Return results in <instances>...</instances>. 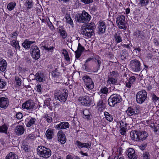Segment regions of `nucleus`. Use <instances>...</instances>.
<instances>
[{
  "mask_svg": "<svg viewBox=\"0 0 159 159\" xmlns=\"http://www.w3.org/2000/svg\"><path fill=\"white\" fill-rule=\"evenodd\" d=\"M95 28V24L93 22H91L85 26L81 27V33L85 38H89L93 35V30Z\"/></svg>",
  "mask_w": 159,
  "mask_h": 159,
  "instance_id": "obj_1",
  "label": "nucleus"
},
{
  "mask_svg": "<svg viewBox=\"0 0 159 159\" xmlns=\"http://www.w3.org/2000/svg\"><path fill=\"white\" fill-rule=\"evenodd\" d=\"M91 18L90 15L85 11H83L82 13L76 14L75 19L77 22L84 23L89 21L91 20Z\"/></svg>",
  "mask_w": 159,
  "mask_h": 159,
  "instance_id": "obj_2",
  "label": "nucleus"
},
{
  "mask_svg": "<svg viewBox=\"0 0 159 159\" xmlns=\"http://www.w3.org/2000/svg\"><path fill=\"white\" fill-rule=\"evenodd\" d=\"M37 153L40 157L47 158L51 155L50 149L43 146H39L37 149Z\"/></svg>",
  "mask_w": 159,
  "mask_h": 159,
  "instance_id": "obj_3",
  "label": "nucleus"
},
{
  "mask_svg": "<svg viewBox=\"0 0 159 159\" xmlns=\"http://www.w3.org/2000/svg\"><path fill=\"white\" fill-rule=\"evenodd\" d=\"M63 92H61L59 90L55 91L54 96L56 98L61 102H64L68 96V91L66 89H64Z\"/></svg>",
  "mask_w": 159,
  "mask_h": 159,
  "instance_id": "obj_4",
  "label": "nucleus"
},
{
  "mask_svg": "<svg viewBox=\"0 0 159 159\" xmlns=\"http://www.w3.org/2000/svg\"><path fill=\"white\" fill-rule=\"evenodd\" d=\"M129 67L130 70L133 72H139L142 69L140 61L136 59H133L130 61Z\"/></svg>",
  "mask_w": 159,
  "mask_h": 159,
  "instance_id": "obj_5",
  "label": "nucleus"
},
{
  "mask_svg": "<svg viewBox=\"0 0 159 159\" xmlns=\"http://www.w3.org/2000/svg\"><path fill=\"white\" fill-rule=\"evenodd\" d=\"M119 76V73L117 71H114L109 73L108 76V80L107 81V84L114 85L117 84V78Z\"/></svg>",
  "mask_w": 159,
  "mask_h": 159,
  "instance_id": "obj_6",
  "label": "nucleus"
},
{
  "mask_svg": "<svg viewBox=\"0 0 159 159\" xmlns=\"http://www.w3.org/2000/svg\"><path fill=\"white\" fill-rule=\"evenodd\" d=\"M147 93L145 90H141L136 94V102L139 104H143L146 100Z\"/></svg>",
  "mask_w": 159,
  "mask_h": 159,
  "instance_id": "obj_7",
  "label": "nucleus"
},
{
  "mask_svg": "<svg viewBox=\"0 0 159 159\" xmlns=\"http://www.w3.org/2000/svg\"><path fill=\"white\" fill-rule=\"evenodd\" d=\"M121 98L120 96L118 94H113L109 98L108 102L111 107H114L116 104L121 102Z\"/></svg>",
  "mask_w": 159,
  "mask_h": 159,
  "instance_id": "obj_8",
  "label": "nucleus"
},
{
  "mask_svg": "<svg viewBox=\"0 0 159 159\" xmlns=\"http://www.w3.org/2000/svg\"><path fill=\"white\" fill-rule=\"evenodd\" d=\"M30 51L31 56L34 59L37 60L39 58L40 56V51L36 45L32 46Z\"/></svg>",
  "mask_w": 159,
  "mask_h": 159,
  "instance_id": "obj_9",
  "label": "nucleus"
},
{
  "mask_svg": "<svg viewBox=\"0 0 159 159\" xmlns=\"http://www.w3.org/2000/svg\"><path fill=\"white\" fill-rule=\"evenodd\" d=\"M116 23L120 29L125 30L126 29L125 26V17L124 16L122 15H119L116 18Z\"/></svg>",
  "mask_w": 159,
  "mask_h": 159,
  "instance_id": "obj_10",
  "label": "nucleus"
},
{
  "mask_svg": "<svg viewBox=\"0 0 159 159\" xmlns=\"http://www.w3.org/2000/svg\"><path fill=\"white\" fill-rule=\"evenodd\" d=\"M82 79L85 83L86 87L89 89H93L94 87V83L92 79L87 75L84 76Z\"/></svg>",
  "mask_w": 159,
  "mask_h": 159,
  "instance_id": "obj_11",
  "label": "nucleus"
},
{
  "mask_svg": "<svg viewBox=\"0 0 159 159\" xmlns=\"http://www.w3.org/2000/svg\"><path fill=\"white\" fill-rule=\"evenodd\" d=\"M78 100L81 102L82 105L89 106L90 105L91 100L88 96L80 97L79 98Z\"/></svg>",
  "mask_w": 159,
  "mask_h": 159,
  "instance_id": "obj_12",
  "label": "nucleus"
},
{
  "mask_svg": "<svg viewBox=\"0 0 159 159\" xmlns=\"http://www.w3.org/2000/svg\"><path fill=\"white\" fill-rule=\"evenodd\" d=\"M134 36L138 40H143L145 37V34L144 30H136L134 32Z\"/></svg>",
  "mask_w": 159,
  "mask_h": 159,
  "instance_id": "obj_13",
  "label": "nucleus"
},
{
  "mask_svg": "<svg viewBox=\"0 0 159 159\" xmlns=\"http://www.w3.org/2000/svg\"><path fill=\"white\" fill-rule=\"evenodd\" d=\"M34 107V103L31 101H27L23 103L22 105L23 109L27 110H30L33 109Z\"/></svg>",
  "mask_w": 159,
  "mask_h": 159,
  "instance_id": "obj_14",
  "label": "nucleus"
},
{
  "mask_svg": "<svg viewBox=\"0 0 159 159\" xmlns=\"http://www.w3.org/2000/svg\"><path fill=\"white\" fill-rule=\"evenodd\" d=\"M69 124L67 122H62L55 126V128L57 130L66 129L68 128Z\"/></svg>",
  "mask_w": 159,
  "mask_h": 159,
  "instance_id": "obj_15",
  "label": "nucleus"
},
{
  "mask_svg": "<svg viewBox=\"0 0 159 159\" xmlns=\"http://www.w3.org/2000/svg\"><path fill=\"white\" fill-rule=\"evenodd\" d=\"M98 33L99 34L104 33L106 30L105 22L103 21H100L98 22Z\"/></svg>",
  "mask_w": 159,
  "mask_h": 159,
  "instance_id": "obj_16",
  "label": "nucleus"
},
{
  "mask_svg": "<svg viewBox=\"0 0 159 159\" xmlns=\"http://www.w3.org/2000/svg\"><path fill=\"white\" fill-rule=\"evenodd\" d=\"M128 157L130 159H137V156L135 154L134 150L132 148H129L127 150Z\"/></svg>",
  "mask_w": 159,
  "mask_h": 159,
  "instance_id": "obj_17",
  "label": "nucleus"
},
{
  "mask_svg": "<svg viewBox=\"0 0 159 159\" xmlns=\"http://www.w3.org/2000/svg\"><path fill=\"white\" fill-rule=\"evenodd\" d=\"M58 140L62 144L65 143L66 142V139L65 136L63 133L62 130L59 131L57 133Z\"/></svg>",
  "mask_w": 159,
  "mask_h": 159,
  "instance_id": "obj_18",
  "label": "nucleus"
},
{
  "mask_svg": "<svg viewBox=\"0 0 159 159\" xmlns=\"http://www.w3.org/2000/svg\"><path fill=\"white\" fill-rule=\"evenodd\" d=\"M9 101L7 98L4 97H0V107L5 108L8 106Z\"/></svg>",
  "mask_w": 159,
  "mask_h": 159,
  "instance_id": "obj_19",
  "label": "nucleus"
},
{
  "mask_svg": "<svg viewBox=\"0 0 159 159\" xmlns=\"http://www.w3.org/2000/svg\"><path fill=\"white\" fill-rule=\"evenodd\" d=\"M84 50V47H83L80 43H79L77 49L75 52V57L77 59H78L80 57L82 52Z\"/></svg>",
  "mask_w": 159,
  "mask_h": 159,
  "instance_id": "obj_20",
  "label": "nucleus"
},
{
  "mask_svg": "<svg viewBox=\"0 0 159 159\" xmlns=\"http://www.w3.org/2000/svg\"><path fill=\"white\" fill-rule=\"evenodd\" d=\"M130 137L133 140L139 141L138 131L136 130L131 131L130 133Z\"/></svg>",
  "mask_w": 159,
  "mask_h": 159,
  "instance_id": "obj_21",
  "label": "nucleus"
},
{
  "mask_svg": "<svg viewBox=\"0 0 159 159\" xmlns=\"http://www.w3.org/2000/svg\"><path fill=\"white\" fill-rule=\"evenodd\" d=\"M25 129L22 125H18L15 129V132L17 135H20L23 134Z\"/></svg>",
  "mask_w": 159,
  "mask_h": 159,
  "instance_id": "obj_22",
  "label": "nucleus"
},
{
  "mask_svg": "<svg viewBox=\"0 0 159 159\" xmlns=\"http://www.w3.org/2000/svg\"><path fill=\"white\" fill-rule=\"evenodd\" d=\"M45 135L48 139H52L54 135V129H48L46 132Z\"/></svg>",
  "mask_w": 159,
  "mask_h": 159,
  "instance_id": "obj_23",
  "label": "nucleus"
},
{
  "mask_svg": "<svg viewBox=\"0 0 159 159\" xmlns=\"http://www.w3.org/2000/svg\"><path fill=\"white\" fill-rule=\"evenodd\" d=\"M139 141L145 139L148 136V133L145 131H138Z\"/></svg>",
  "mask_w": 159,
  "mask_h": 159,
  "instance_id": "obj_24",
  "label": "nucleus"
},
{
  "mask_svg": "<svg viewBox=\"0 0 159 159\" xmlns=\"http://www.w3.org/2000/svg\"><path fill=\"white\" fill-rule=\"evenodd\" d=\"M126 113L128 115L131 116L137 114L138 112L135 109L129 107L126 111Z\"/></svg>",
  "mask_w": 159,
  "mask_h": 159,
  "instance_id": "obj_25",
  "label": "nucleus"
},
{
  "mask_svg": "<svg viewBox=\"0 0 159 159\" xmlns=\"http://www.w3.org/2000/svg\"><path fill=\"white\" fill-rule=\"evenodd\" d=\"M7 66V63L4 59H2L0 61V70L4 71L6 69Z\"/></svg>",
  "mask_w": 159,
  "mask_h": 159,
  "instance_id": "obj_26",
  "label": "nucleus"
},
{
  "mask_svg": "<svg viewBox=\"0 0 159 159\" xmlns=\"http://www.w3.org/2000/svg\"><path fill=\"white\" fill-rule=\"evenodd\" d=\"M84 116L83 118L88 120L91 119V115L89 111L87 109H85L82 111Z\"/></svg>",
  "mask_w": 159,
  "mask_h": 159,
  "instance_id": "obj_27",
  "label": "nucleus"
},
{
  "mask_svg": "<svg viewBox=\"0 0 159 159\" xmlns=\"http://www.w3.org/2000/svg\"><path fill=\"white\" fill-rule=\"evenodd\" d=\"M44 75L43 73H37L35 75V78L37 81L39 82H43V80Z\"/></svg>",
  "mask_w": 159,
  "mask_h": 159,
  "instance_id": "obj_28",
  "label": "nucleus"
},
{
  "mask_svg": "<svg viewBox=\"0 0 159 159\" xmlns=\"http://www.w3.org/2000/svg\"><path fill=\"white\" fill-rule=\"evenodd\" d=\"M115 41L116 43H120L122 42V39L121 34L118 33H116L114 35Z\"/></svg>",
  "mask_w": 159,
  "mask_h": 159,
  "instance_id": "obj_29",
  "label": "nucleus"
},
{
  "mask_svg": "<svg viewBox=\"0 0 159 159\" xmlns=\"http://www.w3.org/2000/svg\"><path fill=\"white\" fill-rule=\"evenodd\" d=\"M36 121V119L35 118L31 117L26 123V126L28 127H30L35 124Z\"/></svg>",
  "mask_w": 159,
  "mask_h": 159,
  "instance_id": "obj_30",
  "label": "nucleus"
},
{
  "mask_svg": "<svg viewBox=\"0 0 159 159\" xmlns=\"http://www.w3.org/2000/svg\"><path fill=\"white\" fill-rule=\"evenodd\" d=\"M34 42L29 41L27 40H25L24 42L22 43L23 46L26 49L29 48L30 45Z\"/></svg>",
  "mask_w": 159,
  "mask_h": 159,
  "instance_id": "obj_31",
  "label": "nucleus"
},
{
  "mask_svg": "<svg viewBox=\"0 0 159 159\" xmlns=\"http://www.w3.org/2000/svg\"><path fill=\"white\" fill-rule=\"evenodd\" d=\"M17 156L14 153L10 152L6 157L5 159H17Z\"/></svg>",
  "mask_w": 159,
  "mask_h": 159,
  "instance_id": "obj_32",
  "label": "nucleus"
},
{
  "mask_svg": "<svg viewBox=\"0 0 159 159\" xmlns=\"http://www.w3.org/2000/svg\"><path fill=\"white\" fill-rule=\"evenodd\" d=\"M128 55V53L126 50H123L120 52V58L122 60L126 59Z\"/></svg>",
  "mask_w": 159,
  "mask_h": 159,
  "instance_id": "obj_33",
  "label": "nucleus"
},
{
  "mask_svg": "<svg viewBox=\"0 0 159 159\" xmlns=\"http://www.w3.org/2000/svg\"><path fill=\"white\" fill-rule=\"evenodd\" d=\"M65 18L66 19V22L70 24L72 27H73L74 26L73 22L70 16V15L69 14H66V16Z\"/></svg>",
  "mask_w": 159,
  "mask_h": 159,
  "instance_id": "obj_34",
  "label": "nucleus"
},
{
  "mask_svg": "<svg viewBox=\"0 0 159 159\" xmlns=\"http://www.w3.org/2000/svg\"><path fill=\"white\" fill-rule=\"evenodd\" d=\"M8 126L5 124L0 126V133H7V130L8 129Z\"/></svg>",
  "mask_w": 159,
  "mask_h": 159,
  "instance_id": "obj_35",
  "label": "nucleus"
},
{
  "mask_svg": "<svg viewBox=\"0 0 159 159\" xmlns=\"http://www.w3.org/2000/svg\"><path fill=\"white\" fill-rule=\"evenodd\" d=\"M104 115L106 120L109 122H111L113 120L112 116L108 112L105 111L104 112Z\"/></svg>",
  "mask_w": 159,
  "mask_h": 159,
  "instance_id": "obj_36",
  "label": "nucleus"
},
{
  "mask_svg": "<svg viewBox=\"0 0 159 159\" xmlns=\"http://www.w3.org/2000/svg\"><path fill=\"white\" fill-rule=\"evenodd\" d=\"M58 32L60 33L63 39H65L67 36V34L66 31L62 28H59Z\"/></svg>",
  "mask_w": 159,
  "mask_h": 159,
  "instance_id": "obj_37",
  "label": "nucleus"
},
{
  "mask_svg": "<svg viewBox=\"0 0 159 159\" xmlns=\"http://www.w3.org/2000/svg\"><path fill=\"white\" fill-rule=\"evenodd\" d=\"M62 54L64 55L65 59L68 62L70 61V58L69 57L68 52L66 49L62 50Z\"/></svg>",
  "mask_w": 159,
  "mask_h": 159,
  "instance_id": "obj_38",
  "label": "nucleus"
},
{
  "mask_svg": "<svg viewBox=\"0 0 159 159\" xmlns=\"http://www.w3.org/2000/svg\"><path fill=\"white\" fill-rule=\"evenodd\" d=\"M16 3L14 2H12L9 3L7 6V8L9 11L13 10L16 6Z\"/></svg>",
  "mask_w": 159,
  "mask_h": 159,
  "instance_id": "obj_39",
  "label": "nucleus"
},
{
  "mask_svg": "<svg viewBox=\"0 0 159 159\" xmlns=\"http://www.w3.org/2000/svg\"><path fill=\"white\" fill-rule=\"evenodd\" d=\"M97 107L99 109L101 110L104 109L105 108V103L102 100H100L97 103Z\"/></svg>",
  "mask_w": 159,
  "mask_h": 159,
  "instance_id": "obj_40",
  "label": "nucleus"
},
{
  "mask_svg": "<svg viewBox=\"0 0 159 159\" xmlns=\"http://www.w3.org/2000/svg\"><path fill=\"white\" fill-rule=\"evenodd\" d=\"M11 45L12 46L14 47L16 49H20V46L19 45L18 42L16 40H12L11 42Z\"/></svg>",
  "mask_w": 159,
  "mask_h": 159,
  "instance_id": "obj_41",
  "label": "nucleus"
},
{
  "mask_svg": "<svg viewBox=\"0 0 159 159\" xmlns=\"http://www.w3.org/2000/svg\"><path fill=\"white\" fill-rule=\"evenodd\" d=\"M25 6L28 9H30L33 6V2L32 0H27L26 1Z\"/></svg>",
  "mask_w": 159,
  "mask_h": 159,
  "instance_id": "obj_42",
  "label": "nucleus"
},
{
  "mask_svg": "<svg viewBox=\"0 0 159 159\" xmlns=\"http://www.w3.org/2000/svg\"><path fill=\"white\" fill-rule=\"evenodd\" d=\"M52 74V76L55 78H57L60 75V73L58 72L57 69L53 71Z\"/></svg>",
  "mask_w": 159,
  "mask_h": 159,
  "instance_id": "obj_43",
  "label": "nucleus"
},
{
  "mask_svg": "<svg viewBox=\"0 0 159 159\" xmlns=\"http://www.w3.org/2000/svg\"><path fill=\"white\" fill-rule=\"evenodd\" d=\"M21 81L22 80L20 78L17 76L15 77V83L18 86H20L21 84Z\"/></svg>",
  "mask_w": 159,
  "mask_h": 159,
  "instance_id": "obj_44",
  "label": "nucleus"
},
{
  "mask_svg": "<svg viewBox=\"0 0 159 159\" xmlns=\"http://www.w3.org/2000/svg\"><path fill=\"white\" fill-rule=\"evenodd\" d=\"M35 137L34 134H31L27 136L26 139L28 140H34L35 139Z\"/></svg>",
  "mask_w": 159,
  "mask_h": 159,
  "instance_id": "obj_45",
  "label": "nucleus"
},
{
  "mask_svg": "<svg viewBox=\"0 0 159 159\" xmlns=\"http://www.w3.org/2000/svg\"><path fill=\"white\" fill-rule=\"evenodd\" d=\"M108 91V88L105 87H104L101 89L99 91V93H101L104 94H107Z\"/></svg>",
  "mask_w": 159,
  "mask_h": 159,
  "instance_id": "obj_46",
  "label": "nucleus"
},
{
  "mask_svg": "<svg viewBox=\"0 0 159 159\" xmlns=\"http://www.w3.org/2000/svg\"><path fill=\"white\" fill-rule=\"evenodd\" d=\"M6 82L3 80H1L0 81V89H3L6 85Z\"/></svg>",
  "mask_w": 159,
  "mask_h": 159,
  "instance_id": "obj_47",
  "label": "nucleus"
},
{
  "mask_svg": "<svg viewBox=\"0 0 159 159\" xmlns=\"http://www.w3.org/2000/svg\"><path fill=\"white\" fill-rule=\"evenodd\" d=\"M149 2V0H140V4L141 6H145Z\"/></svg>",
  "mask_w": 159,
  "mask_h": 159,
  "instance_id": "obj_48",
  "label": "nucleus"
},
{
  "mask_svg": "<svg viewBox=\"0 0 159 159\" xmlns=\"http://www.w3.org/2000/svg\"><path fill=\"white\" fill-rule=\"evenodd\" d=\"M143 157L144 159H150V155L148 152H144Z\"/></svg>",
  "mask_w": 159,
  "mask_h": 159,
  "instance_id": "obj_49",
  "label": "nucleus"
},
{
  "mask_svg": "<svg viewBox=\"0 0 159 159\" xmlns=\"http://www.w3.org/2000/svg\"><path fill=\"white\" fill-rule=\"evenodd\" d=\"M81 2L85 4H88L92 3L93 0H80Z\"/></svg>",
  "mask_w": 159,
  "mask_h": 159,
  "instance_id": "obj_50",
  "label": "nucleus"
},
{
  "mask_svg": "<svg viewBox=\"0 0 159 159\" xmlns=\"http://www.w3.org/2000/svg\"><path fill=\"white\" fill-rule=\"evenodd\" d=\"M97 68L95 70L93 71V72H97L98 71V70L100 68V64L101 63V61L99 60H97Z\"/></svg>",
  "mask_w": 159,
  "mask_h": 159,
  "instance_id": "obj_51",
  "label": "nucleus"
},
{
  "mask_svg": "<svg viewBox=\"0 0 159 159\" xmlns=\"http://www.w3.org/2000/svg\"><path fill=\"white\" fill-rule=\"evenodd\" d=\"M126 128H120V133L123 135H124L126 132Z\"/></svg>",
  "mask_w": 159,
  "mask_h": 159,
  "instance_id": "obj_52",
  "label": "nucleus"
},
{
  "mask_svg": "<svg viewBox=\"0 0 159 159\" xmlns=\"http://www.w3.org/2000/svg\"><path fill=\"white\" fill-rule=\"evenodd\" d=\"M75 144L79 148H83V143L80 142V141L78 140L76 141Z\"/></svg>",
  "mask_w": 159,
  "mask_h": 159,
  "instance_id": "obj_53",
  "label": "nucleus"
},
{
  "mask_svg": "<svg viewBox=\"0 0 159 159\" xmlns=\"http://www.w3.org/2000/svg\"><path fill=\"white\" fill-rule=\"evenodd\" d=\"M147 145V143H143L139 146V148L141 150H143L145 149Z\"/></svg>",
  "mask_w": 159,
  "mask_h": 159,
  "instance_id": "obj_54",
  "label": "nucleus"
},
{
  "mask_svg": "<svg viewBox=\"0 0 159 159\" xmlns=\"http://www.w3.org/2000/svg\"><path fill=\"white\" fill-rule=\"evenodd\" d=\"M152 99L153 101L155 102L157 100H159V98L157 97L155 95L153 94L152 96Z\"/></svg>",
  "mask_w": 159,
  "mask_h": 159,
  "instance_id": "obj_55",
  "label": "nucleus"
},
{
  "mask_svg": "<svg viewBox=\"0 0 159 159\" xmlns=\"http://www.w3.org/2000/svg\"><path fill=\"white\" fill-rule=\"evenodd\" d=\"M36 90L38 92L40 93H41L42 88L40 84H37L36 86Z\"/></svg>",
  "mask_w": 159,
  "mask_h": 159,
  "instance_id": "obj_56",
  "label": "nucleus"
},
{
  "mask_svg": "<svg viewBox=\"0 0 159 159\" xmlns=\"http://www.w3.org/2000/svg\"><path fill=\"white\" fill-rule=\"evenodd\" d=\"M83 148H90L91 143L89 144L88 143H83L82 144Z\"/></svg>",
  "mask_w": 159,
  "mask_h": 159,
  "instance_id": "obj_57",
  "label": "nucleus"
},
{
  "mask_svg": "<svg viewBox=\"0 0 159 159\" xmlns=\"http://www.w3.org/2000/svg\"><path fill=\"white\" fill-rule=\"evenodd\" d=\"M135 77L134 76H132L129 78V81L133 84L135 81Z\"/></svg>",
  "mask_w": 159,
  "mask_h": 159,
  "instance_id": "obj_58",
  "label": "nucleus"
},
{
  "mask_svg": "<svg viewBox=\"0 0 159 159\" xmlns=\"http://www.w3.org/2000/svg\"><path fill=\"white\" fill-rule=\"evenodd\" d=\"M16 117L18 119H20L22 117V114L20 112H18L16 114Z\"/></svg>",
  "mask_w": 159,
  "mask_h": 159,
  "instance_id": "obj_59",
  "label": "nucleus"
},
{
  "mask_svg": "<svg viewBox=\"0 0 159 159\" xmlns=\"http://www.w3.org/2000/svg\"><path fill=\"white\" fill-rule=\"evenodd\" d=\"M82 67L86 71L90 72V70L88 67L86 63L84 64L83 66Z\"/></svg>",
  "mask_w": 159,
  "mask_h": 159,
  "instance_id": "obj_60",
  "label": "nucleus"
},
{
  "mask_svg": "<svg viewBox=\"0 0 159 159\" xmlns=\"http://www.w3.org/2000/svg\"><path fill=\"white\" fill-rule=\"evenodd\" d=\"M126 87L128 88H130L132 85V84L129 82V81L126 82L125 83Z\"/></svg>",
  "mask_w": 159,
  "mask_h": 159,
  "instance_id": "obj_61",
  "label": "nucleus"
},
{
  "mask_svg": "<svg viewBox=\"0 0 159 159\" xmlns=\"http://www.w3.org/2000/svg\"><path fill=\"white\" fill-rule=\"evenodd\" d=\"M43 48L45 50L47 51L52 50L53 48V47L51 46L49 47H47L46 46H44L43 47Z\"/></svg>",
  "mask_w": 159,
  "mask_h": 159,
  "instance_id": "obj_62",
  "label": "nucleus"
},
{
  "mask_svg": "<svg viewBox=\"0 0 159 159\" xmlns=\"http://www.w3.org/2000/svg\"><path fill=\"white\" fill-rule=\"evenodd\" d=\"M46 120L48 123H51L52 121V118L50 116H46L45 117Z\"/></svg>",
  "mask_w": 159,
  "mask_h": 159,
  "instance_id": "obj_63",
  "label": "nucleus"
},
{
  "mask_svg": "<svg viewBox=\"0 0 159 159\" xmlns=\"http://www.w3.org/2000/svg\"><path fill=\"white\" fill-rule=\"evenodd\" d=\"M120 128H123L126 127V125L125 123L124 122L121 121L120 122Z\"/></svg>",
  "mask_w": 159,
  "mask_h": 159,
  "instance_id": "obj_64",
  "label": "nucleus"
}]
</instances>
